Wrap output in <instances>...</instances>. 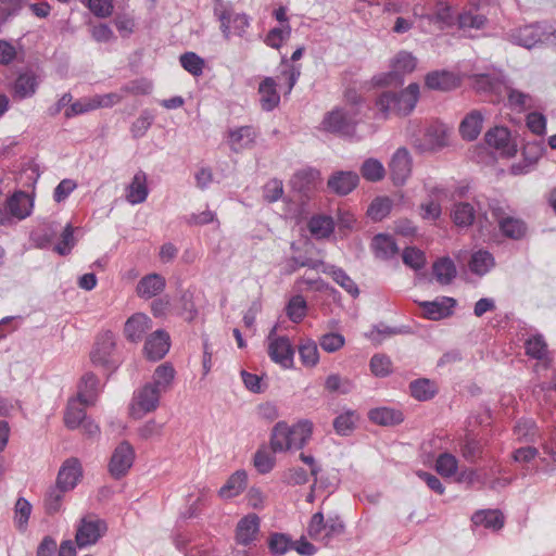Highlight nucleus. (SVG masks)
<instances>
[{
    "label": "nucleus",
    "mask_w": 556,
    "mask_h": 556,
    "mask_svg": "<svg viewBox=\"0 0 556 556\" xmlns=\"http://www.w3.org/2000/svg\"><path fill=\"white\" fill-rule=\"evenodd\" d=\"M419 98V85L410 84L400 92L384 91L376 99L378 114L387 119L391 115H408L416 106Z\"/></svg>",
    "instance_id": "f257e3e1"
},
{
    "label": "nucleus",
    "mask_w": 556,
    "mask_h": 556,
    "mask_svg": "<svg viewBox=\"0 0 556 556\" xmlns=\"http://www.w3.org/2000/svg\"><path fill=\"white\" fill-rule=\"evenodd\" d=\"M356 108H334L326 113L320 124L321 129L341 136H353L357 126Z\"/></svg>",
    "instance_id": "f03ea898"
},
{
    "label": "nucleus",
    "mask_w": 556,
    "mask_h": 556,
    "mask_svg": "<svg viewBox=\"0 0 556 556\" xmlns=\"http://www.w3.org/2000/svg\"><path fill=\"white\" fill-rule=\"evenodd\" d=\"M450 129L441 123L430 124L422 137L412 136V146L420 153L435 152L448 143Z\"/></svg>",
    "instance_id": "7ed1b4c3"
},
{
    "label": "nucleus",
    "mask_w": 556,
    "mask_h": 556,
    "mask_svg": "<svg viewBox=\"0 0 556 556\" xmlns=\"http://www.w3.org/2000/svg\"><path fill=\"white\" fill-rule=\"evenodd\" d=\"M162 393L156 391L148 382L134 392L129 404V415L134 419H141L147 414L157 409Z\"/></svg>",
    "instance_id": "20e7f679"
},
{
    "label": "nucleus",
    "mask_w": 556,
    "mask_h": 556,
    "mask_svg": "<svg viewBox=\"0 0 556 556\" xmlns=\"http://www.w3.org/2000/svg\"><path fill=\"white\" fill-rule=\"evenodd\" d=\"M344 531V525L338 516L325 520L323 513H315L308 523L307 533L315 540L327 545L333 536Z\"/></svg>",
    "instance_id": "39448f33"
},
{
    "label": "nucleus",
    "mask_w": 556,
    "mask_h": 556,
    "mask_svg": "<svg viewBox=\"0 0 556 556\" xmlns=\"http://www.w3.org/2000/svg\"><path fill=\"white\" fill-rule=\"evenodd\" d=\"M115 352V336L111 331H105L98 336L94 346L90 353V358L93 365L112 370L117 366Z\"/></svg>",
    "instance_id": "423d86ee"
},
{
    "label": "nucleus",
    "mask_w": 556,
    "mask_h": 556,
    "mask_svg": "<svg viewBox=\"0 0 556 556\" xmlns=\"http://www.w3.org/2000/svg\"><path fill=\"white\" fill-rule=\"evenodd\" d=\"M122 99L123 96L116 92L80 98L65 109L64 116L66 118H72L74 116L86 114L100 108H111L119 103Z\"/></svg>",
    "instance_id": "0eeeda50"
},
{
    "label": "nucleus",
    "mask_w": 556,
    "mask_h": 556,
    "mask_svg": "<svg viewBox=\"0 0 556 556\" xmlns=\"http://www.w3.org/2000/svg\"><path fill=\"white\" fill-rule=\"evenodd\" d=\"M136 457L132 445L127 442H121L113 451L109 462V472L114 479L125 477L134 465Z\"/></svg>",
    "instance_id": "6e6552de"
},
{
    "label": "nucleus",
    "mask_w": 556,
    "mask_h": 556,
    "mask_svg": "<svg viewBox=\"0 0 556 556\" xmlns=\"http://www.w3.org/2000/svg\"><path fill=\"white\" fill-rule=\"evenodd\" d=\"M267 341L270 359L283 368H291L294 350L289 338L277 336L276 327H274L267 337Z\"/></svg>",
    "instance_id": "1a4fd4ad"
},
{
    "label": "nucleus",
    "mask_w": 556,
    "mask_h": 556,
    "mask_svg": "<svg viewBox=\"0 0 556 556\" xmlns=\"http://www.w3.org/2000/svg\"><path fill=\"white\" fill-rule=\"evenodd\" d=\"M108 527L104 520L96 516H87L80 520L77 528L75 541L79 547L96 544L106 532Z\"/></svg>",
    "instance_id": "9d476101"
},
{
    "label": "nucleus",
    "mask_w": 556,
    "mask_h": 556,
    "mask_svg": "<svg viewBox=\"0 0 556 556\" xmlns=\"http://www.w3.org/2000/svg\"><path fill=\"white\" fill-rule=\"evenodd\" d=\"M413 159L409 151L402 147L399 148L389 162V172L392 182L395 186H403L406 184L412 175Z\"/></svg>",
    "instance_id": "9b49d317"
},
{
    "label": "nucleus",
    "mask_w": 556,
    "mask_h": 556,
    "mask_svg": "<svg viewBox=\"0 0 556 556\" xmlns=\"http://www.w3.org/2000/svg\"><path fill=\"white\" fill-rule=\"evenodd\" d=\"M491 212L504 236L511 239H520L525 236L527 227L522 220L508 215L500 205L492 206Z\"/></svg>",
    "instance_id": "f8f14e48"
},
{
    "label": "nucleus",
    "mask_w": 556,
    "mask_h": 556,
    "mask_svg": "<svg viewBox=\"0 0 556 556\" xmlns=\"http://www.w3.org/2000/svg\"><path fill=\"white\" fill-rule=\"evenodd\" d=\"M39 76L33 71H25L16 77L12 85V96L16 100L31 98L39 87Z\"/></svg>",
    "instance_id": "ddd939ff"
},
{
    "label": "nucleus",
    "mask_w": 556,
    "mask_h": 556,
    "mask_svg": "<svg viewBox=\"0 0 556 556\" xmlns=\"http://www.w3.org/2000/svg\"><path fill=\"white\" fill-rule=\"evenodd\" d=\"M151 328V318L143 313H136L126 320L124 336L129 342L138 343Z\"/></svg>",
    "instance_id": "4468645a"
},
{
    "label": "nucleus",
    "mask_w": 556,
    "mask_h": 556,
    "mask_svg": "<svg viewBox=\"0 0 556 556\" xmlns=\"http://www.w3.org/2000/svg\"><path fill=\"white\" fill-rule=\"evenodd\" d=\"M257 131L252 126H241L229 129L227 142L231 151L238 153L254 146Z\"/></svg>",
    "instance_id": "2eb2a0df"
},
{
    "label": "nucleus",
    "mask_w": 556,
    "mask_h": 556,
    "mask_svg": "<svg viewBox=\"0 0 556 556\" xmlns=\"http://www.w3.org/2000/svg\"><path fill=\"white\" fill-rule=\"evenodd\" d=\"M545 36L546 31L540 24H532L520 27L511 31V34L509 35L510 40L514 43L525 47L527 49H531L538 42H541Z\"/></svg>",
    "instance_id": "dca6fc26"
},
{
    "label": "nucleus",
    "mask_w": 556,
    "mask_h": 556,
    "mask_svg": "<svg viewBox=\"0 0 556 556\" xmlns=\"http://www.w3.org/2000/svg\"><path fill=\"white\" fill-rule=\"evenodd\" d=\"M219 21L225 38H229L231 35L242 36L249 27L248 16L233 11H224L219 15Z\"/></svg>",
    "instance_id": "f3484780"
},
{
    "label": "nucleus",
    "mask_w": 556,
    "mask_h": 556,
    "mask_svg": "<svg viewBox=\"0 0 556 556\" xmlns=\"http://www.w3.org/2000/svg\"><path fill=\"white\" fill-rule=\"evenodd\" d=\"M83 476L81 465L76 458H70L64 462L59 470L56 486L63 491L74 489Z\"/></svg>",
    "instance_id": "a211bd4d"
},
{
    "label": "nucleus",
    "mask_w": 556,
    "mask_h": 556,
    "mask_svg": "<svg viewBox=\"0 0 556 556\" xmlns=\"http://www.w3.org/2000/svg\"><path fill=\"white\" fill-rule=\"evenodd\" d=\"M169 346V334L164 330H156L147 338L144 353L149 359L159 361L166 355Z\"/></svg>",
    "instance_id": "6ab92c4d"
},
{
    "label": "nucleus",
    "mask_w": 556,
    "mask_h": 556,
    "mask_svg": "<svg viewBox=\"0 0 556 556\" xmlns=\"http://www.w3.org/2000/svg\"><path fill=\"white\" fill-rule=\"evenodd\" d=\"M485 142L489 147L500 151L501 154L513 156L516 147L510 141V134L505 127H494L485 134Z\"/></svg>",
    "instance_id": "aec40b11"
},
{
    "label": "nucleus",
    "mask_w": 556,
    "mask_h": 556,
    "mask_svg": "<svg viewBox=\"0 0 556 556\" xmlns=\"http://www.w3.org/2000/svg\"><path fill=\"white\" fill-rule=\"evenodd\" d=\"M358 181L359 177L356 173L340 170L329 177L327 186L332 192L346 195L357 187Z\"/></svg>",
    "instance_id": "412c9836"
},
{
    "label": "nucleus",
    "mask_w": 556,
    "mask_h": 556,
    "mask_svg": "<svg viewBox=\"0 0 556 556\" xmlns=\"http://www.w3.org/2000/svg\"><path fill=\"white\" fill-rule=\"evenodd\" d=\"M260 103L263 111L270 112L279 105L280 96L274 78H264L258 86Z\"/></svg>",
    "instance_id": "4be33fe9"
},
{
    "label": "nucleus",
    "mask_w": 556,
    "mask_h": 556,
    "mask_svg": "<svg viewBox=\"0 0 556 556\" xmlns=\"http://www.w3.org/2000/svg\"><path fill=\"white\" fill-rule=\"evenodd\" d=\"M456 301L453 298L443 296L431 302H422L424 315L428 319L439 320L447 317L452 313Z\"/></svg>",
    "instance_id": "5701e85b"
},
{
    "label": "nucleus",
    "mask_w": 556,
    "mask_h": 556,
    "mask_svg": "<svg viewBox=\"0 0 556 556\" xmlns=\"http://www.w3.org/2000/svg\"><path fill=\"white\" fill-rule=\"evenodd\" d=\"M147 180V174L142 170H138L134 175L131 182L126 188V200L130 204H140L147 200L149 194Z\"/></svg>",
    "instance_id": "b1692460"
},
{
    "label": "nucleus",
    "mask_w": 556,
    "mask_h": 556,
    "mask_svg": "<svg viewBox=\"0 0 556 556\" xmlns=\"http://www.w3.org/2000/svg\"><path fill=\"white\" fill-rule=\"evenodd\" d=\"M165 286L164 277L159 274H149L139 280L136 292L141 299H151L161 293Z\"/></svg>",
    "instance_id": "393cba45"
},
{
    "label": "nucleus",
    "mask_w": 556,
    "mask_h": 556,
    "mask_svg": "<svg viewBox=\"0 0 556 556\" xmlns=\"http://www.w3.org/2000/svg\"><path fill=\"white\" fill-rule=\"evenodd\" d=\"M33 201L27 193L18 191L13 193L7 201V211L17 219H24L30 215Z\"/></svg>",
    "instance_id": "a878e982"
},
{
    "label": "nucleus",
    "mask_w": 556,
    "mask_h": 556,
    "mask_svg": "<svg viewBox=\"0 0 556 556\" xmlns=\"http://www.w3.org/2000/svg\"><path fill=\"white\" fill-rule=\"evenodd\" d=\"M472 85L480 92H490L501 97L503 88H505V79L500 75L477 74L472 76Z\"/></svg>",
    "instance_id": "bb28decb"
},
{
    "label": "nucleus",
    "mask_w": 556,
    "mask_h": 556,
    "mask_svg": "<svg viewBox=\"0 0 556 556\" xmlns=\"http://www.w3.org/2000/svg\"><path fill=\"white\" fill-rule=\"evenodd\" d=\"M176 371L172 364L164 363L159 365L152 376V380L148 382L152 384V387L159 391L160 393H165L170 390Z\"/></svg>",
    "instance_id": "cd10ccee"
},
{
    "label": "nucleus",
    "mask_w": 556,
    "mask_h": 556,
    "mask_svg": "<svg viewBox=\"0 0 556 556\" xmlns=\"http://www.w3.org/2000/svg\"><path fill=\"white\" fill-rule=\"evenodd\" d=\"M416 67V59L412 53L406 51L399 52L393 62V71L388 75L386 84H392L393 80H400V76L405 73H410Z\"/></svg>",
    "instance_id": "c85d7f7f"
},
{
    "label": "nucleus",
    "mask_w": 556,
    "mask_h": 556,
    "mask_svg": "<svg viewBox=\"0 0 556 556\" xmlns=\"http://www.w3.org/2000/svg\"><path fill=\"white\" fill-rule=\"evenodd\" d=\"M248 476L244 470H237L219 489L218 495L223 500H229L238 496L247 486Z\"/></svg>",
    "instance_id": "c756f323"
},
{
    "label": "nucleus",
    "mask_w": 556,
    "mask_h": 556,
    "mask_svg": "<svg viewBox=\"0 0 556 556\" xmlns=\"http://www.w3.org/2000/svg\"><path fill=\"white\" fill-rule=\"evenodd\" d=\"M89 405L85 404L81 400L73 397L68 401L65 413L64 424L68 429H76L86 418V408Z\"/></svg>",
    "instance_id": "7c9ffc66"
},
{
    "label": "nucleus",
    "mask_w": 556,
    "mask_h": 556,
    "mask_svg": "<svg viewBox=\"0 0 556 556\" xmlns=\"http://www.w3.org/2000/svg\"><path fill=\"white\" fill-rule=\"evenodd\" d=\"M483 115L480 111H471L462 121L459 132L462 137L468 141L477 139L482 129Z\"/></svg>",
    "instance_id": "2f4dec72"
},
{
    "label": "nucleus",
    "mask_w": 556,
    "mask_h": 556,
    "mask_svg": "<svg viewBox=\"0 0 556 556\" xmlns=\"http://www.w3.org/2000/svg\"><path fill=\"white\" fill-rule=\"evenodd\" d=\"M308 230L316 239L329 238L334 230V220L331 216L318 214L308 220Z\"/></svg>",
    "instance_id": "473e14b6"
},
{
    "label": "nucleus",
    "mask_w": 556,
    "mask_h": 556,
    "mask_svg": "<svg viewBox=\"0 0 556 556\" xmlns=\"http://www.w3.org/2000/svg\"><path fill=\"white\" fill-rule=\"evenodd\" d=\"M260 527V519L256 515H249L242 518L237 526V541L248 545L254 541Z\"/></svg>",
    "instance_id": "72a5a7b5"
},
{
    "label": "nucleus",
    "mask_w": 556,
    "mask_h": 556,
    "mask_svg": "<svg viewBox=\"0 0 556 556\" xmlns=\"http://www.w3.org/2000/svg\"><path fill=\"white\" fill-rule=\"evenodd\" d=\"M99 394V380L92 374H86L78 387L75 397L81 400L87 405H94Z\"/></svg>",
    "instance_id": "f704fd0d"
},
{
    "label": "nucleus",
    "mask_w": 556,
    "mask_h": 556,
    "mask_svg": "<svg viewBox=\"0 0 556 556\" xmlns=\"http://www.w3.org/2000/svg\"><path fill=\"white\" fill-rule=\"evenodd\" d=\"M290 427L287 422L280 421L273 429L270 447L274 453L291 450Z\"/></svg>",
    "instance_id": "c9c22d12"
},
{
    "label": "nucleus",
    "mask_w": 556,
    "mask_h": 556,
    "mask_svg": "<svg viewBox=\"0 0 556 556\" xmlns=\"http://www.w3.org/2000/svg\"><path fill=\"white\" fill-rule=\"evenodd\" d=\"M291 450H300L307 444L313 433V424L309 420H300L290 427Z\"/></svg>",
    "instance_id": "e433bc0d"
},
{
    "label": "nucleus",
    "mask_w": 556,
    "mask_h": 556,
    "mask_svg": "<svg viewBox=\"0 0 556 556\" xmlns=\"http://www.w3.org/2000/svg\"><path fill=\"white\" fill-rule=\"evenodd\" d=\"M369 419L380 426H394L403 421V414L400 410L379 407L374 408L368 413Z\"/></svg>",
    "instance_id": "4c0bfd02"
},
{
    "label": "nucleus",
    "mask_w": 556,
    "mask_h": 556,
    "mask_svg": "<svg viewBox=\"0 0 556 556\" xmlns=\"http://www.w3.org/2000/svg\"><path fill=\"white\" fill-rule=\"evenodd\" d=\"M323 271L331 276V278L353 298L358 295L359 290L356 283L342 268L328 265L323 268Z\"/></svg>",
    "instance_id": "58836bf2"
},
{
    "label": "nucleus",
    "mask_w": 556,
    "mask_h": 556,
    "mask_svg": "<svg viewBox=\"0 0 556 556\" xmlns=\"http://www.w3.org/2000/svg\"><path fill=\"white\" fill-rule=\"evenodd\" d=\"M372 249L376 256L381 258H390L394 256L399 248L391 236L379 233L372 239Z\"/></svg>",
    "instance_id": "ea45409f"
},
{
    "label": "nucleus",
    "mask_w": 556,
    "mask_h": 556,
    "mask_svg": "<svg viewBox=\"0 0 556 556\" xmlns=\"http://www.w3.org/2000/svg\"><path fill=\"white\" fill-rule=\"evenodd\" d=\"M471 520L476 526H483L492 530H498L504 526V516L500 510L478 511Z\"/></svg>",
    "instance_id": "a19ab883"
},
{
    "label": "nucleus",
    "mask_w": 556,
    "mask_h": 556,
    "mask_svg": "<svg viewBox=\"0 0 556 556\" xmlns=\"http://www.w3.org/2000/svg\"><path fill=\"white\" fill-rule=\"evenodd\" d=\"M503 94L507 96L509 105L518 111H526L532 108V97L529 93L513 88L506 81Z\"/></svg>",
    "instance_id": "79ce46f5"
},
{
    "label": "nucleus",
    "mask_w": 556,
    "mask_h": 556,
    "mask_svg": "<svg viewBox=\"0 0 556 556\" xmlns=\"http://www.w3.org/2000/svg\"><path fill=\"white\" fill-rule=\"evenodd\" d=\"M494 266V257L492 254L484 250H479L471 255L469 268L477 275L486 274Z\"/></svg>",
    "instance_id": "37998d69"
},
{
    "label": "nucleus",
    "mask_w": 556,
    "mask_h": 556,
    "mask_svg": "<svg viewBox=\"0 0 556 556\" xmlns=\"http://www.w3.org/2000/svg\"><path fill=\"white\" fill-rule=\"evenodd\" d=\"M426 85L430 89L448 90L456 86V78L447 72H433L427 75Z\"/></svg>",
    "instance_id": "c03bdc74"
},
{
    "label": "nucleus",
    "mask_w": 556,
    "mask_h": 556,
    "mask_svg": "<svg viewBox=\"0 0 556 556\" xmlns=\"http://www.w3.org/2000/svg\"><path fill=\"white\" fill-rule=\"evenodd\" d=\"M412 395L418 401H428L437 393L435 383L429 379H417L409 384Z\"/></svg>",
    "instance_id": "a18cd8bd"
},
{
    "label": "nucleus",
    "mask_w": 556,
    "mask_h": 556,
    "mask_svg": "<svg viewBox=\"0 0 556 556\" xmlns=\"http://www.w3.org/2000/svg\"><path fill=\"white\" fill-rule=\"evenodd\" d=\"M433 275L441 285H448L456 276L454 263L448 257L440 258L433 264Z\"/></svg>",
    "instance_id": "49530a36"
},
{
    "label": "nucleus",
    "mask_w": 556,
    "mask_h": 556,
    "mask_svg": "<svg viewBox=\"0 0 556 556\" xmlns=\"http://www.w3.org/2000/svg\"><path fill=\"white\" fill-rule=\"evenodd\" d=\"M361 174L367 181H380L386 176V168L383 164L374 157H369L361 166Z\"/></svg>",
    "instance_id": "de8ad7c7"
},
{
    "label": "nucleus",
    "mask_w": 556,
    "mask_h": 556,
    "mask_svg": "<svg viewBox=\"0 0 556 556\" xmlns=\"http://www.w3.org/2000/svg\"><path fill=\"white\" fill-rule=\"evenodd\" d=\"M452 217L457 226H470L475 220V208L470 203H456L452 212Z\"/></svg>",
    "instance_id": "09e8293b"
},
{
    "label": "nucleus",
    "mask_w": 556,
    "mask_h": 556,
    "mask_svg": "<svg viewBox=\"0 0 556 556\" xmlns=\"http://www.w3.org/2000/svg\"><path fill=\"white\" fill-rule=\"evenodd\" d=\"M31 509V504L26 498H17L14 506V523L18 530L24 531L27 528Z\"/></svg>",
    "instance_id": "8fccbe9b"
},
{
    "label": "nucleus",
    "mask_w": 556,
    "mask_h": 556,
    "mask_svg": "<svg viewBox=\"0 0 556 556\" xmlns=\"http://www.w3.org/2000/svg\"><path fill=\"white\" fill-rule=\"evenodd\" d=\"M301 362L306 367H314L319 361L317 344L313 340H305L299 346Z\"/></svg>",
    "instance_id": "3c124183"
},
{
    "label": "nucleus",
    "mask_w": 556,
    "mask_h": 556,
    "mask_svg": "<svg viewBox=\"0 0 556 556\" xmlns=\"http://www.w3.org/2000/svg\"><path fill=\"white\" fill-rule=\"evenodd\" d=\"M306 311L307 304L302 295L292 296L286 308L288 317L293 323H300L306 316Z\"/></svg>",
    "instance_id": "603ef678"
},
{
    "label": "nucleus",
    "mask_w": 556,
    "mask_h": 556,
    "mask_svg": "<svg viewBox=\"0 0 556 556\" xmlns=\"http://www.w3.org/2000/svg\"><path fill=\"white\" fill-rule=\"evenodd\" d=\"M181 66L193 76H200L203 73L204 60L194 52H186L180 55Z\"/></svg>",
    "instance_id": "864d4df0"
},
{
    "label": "nucleus",
    "mask_w": 556,
    "mask_h": 556,
    "mask_svg": "<svg viewBox=\"0 0 556 556\" xmlns=\"http://www.w3.org/2000/svg\"><path fill=\"white\" fill-rule=\"evenodd\" d=\"M392 201L389 198H377L369 205L367 214L374 220H381L390 213Z\"/></svg>",
    "instance_id": "5fc2aeb1"
},
{
    "label": "nucleus",
    "mask_w": 556,
    "mask_h": 556,
    "mask_svg": "<svg viewBox=\"0 0 556 556\" xmlns=\"http://www.w3.org/2000/svg\"><path fill=\"white\" fill-rule=\"evenodd\" d=\"M486 24V17L479 13H473L471 11L463 12L458 15V26L459 28H475L481 29Z\"/></svg>",
    "instance_id": "6e6d98bb"
},
{
    "label": "nucleus",
    "mask_w": 556,
    "mask_h": 556,
    "mask_svg": "<svg viewBox=\"0 0 556 556\" xmlns=\"http://www.w3.org/2000/svg\"><path fill=\"white\" fill-rule=\"evenodd\" d=\"M526 353L533 358L543 359L547 354V344L543 337L533 336L529 338L526 342Z\"/></svg>",
    "instance_id": "4d7b16f0"
},
{
    "label": "nucleus",
    "mask_w": 556,
    "mask_h": 556,
    "mask_svg": "<svg viewBox=\"0 0 556 556\" xmlns=\"http://www.w3.org/2000/svg\"><path fill=\"white\" fill-rule=\"evenodd\" d=\"M291 27L289 24L283 27H275L268 31L265 38V42L267 46L279 49L283 41L287 40L290 36Z\"/></svg>",
    "instance_id": "13d9d810"
},
{
    "label": "nucleus",
    "mask_w": 556,
    "mask_h": 556,
    "mask_svg": "<svg viewBox=\"0 0 556 556\" xmlns=\"http://www.w3.org/2000/svg\"><path fill=\"white\" fill-rule=\"evenodd\" d=\"M437 471L443 477H452L457 470V459L448 453L440 455L435 463Z\"/></svg>",
    "instance_id": "bf43d9fd"
},
{
    "label": "nucleus",
    "mask_w": 556,
    "mask_h": 556,
    "mask_svg": "<svg viewBox=\"0 0 556 556\" xmlns=\"http://www.w3.org/2000/svg\"><path fill=\"white\" fill-rule=\"evenodd\" d=\"M65 492L66 491H63L59 486L49 490L45 498V508L49 515H53L61 509Z\"/></svg>",
    "instance_id": "052dcab7"
},
{
    "label": "nucleus",
    "mask_w": 556,
    "mask_h": 556,
    "mask_svg": "<svg viewBox=\"0 0 556 556\" xmlns=\"http://www.w3.org/2000/svg\"><path fill=\"white\" fill-rule=\"evenodd\" d=\"M274 452L258 450L254 456V466L260 473H268L275 465Z\"/></svg>",
    "instance_id": "680f3d73"
},
{
    "label": "nucleus",
    "mask_w": 556,
    "mask_h": 556,
    "mask_svg": "<svg viewBox=\"0 0 556 556\" xmlns=\"http://www.w3.org/2000/svg\"><path fill=\"white\" fill-rule=\"evenodd\" d=\"M75 245L74 228L67 224L61 235V240L55 244L54 251L60 255H67Z\"/></svg>",
    "instance_id": "e2e57ef3"
},
{
    "label": "nucleus",
    "mask_w": 556,
    "mask_h": 556,
    "mask_svg": "<svg viewBox=\"0 0 556 556\" xmlns=\"http://www.w3.org/2000/svg\"><path fill=\"white\" fill-rule=\"evenodd\" d=\"M163 424H159L154 419H149L138 428L137 433L141 440H150L160 438L163 434Z\"/></svg>",
    "instance_id": "0e129e2a"
},
{
    "label": "nucleus",
    "mask_w": 556,
    "mask_h": 556,
    "mask_svg": "<svg viewBox=\"0 0 556 556\" xmlns=\"http://www.w3.org/2000/svg\"><path fill=\"white\" fill-rule=\"evenodd\" d=\"M391 361L388 356L376 354L370 359L371 372L377 377H386L391 372Z\"/></svg>",
    "instance_id": "69168bd1"
},
{
    "label": "nucleus",
    "mask_w": 556,
    "mask_h": 556,
    "mask_svg": "<svg viewBox=\"0 0 556 556\" xmlns=\"http://www.w3.org/2000/svg\"><path fill=\"white\" fill-rule=\"evenodd\" d=\"M405 265L413 269H419L426 264V257L424 252L416 248H406L402 255Z\"/></svg>",
    "instance_id": "338daca9"
},
{
    "label": "nucleus",
    "mask_w": 556,
    "mask_h": 556,
    "mask_svg": "<svg viewBox=\"0 0 556 556\" xmlns=\"http://www.w3.org/2000/svg\"><path fill=\"white\" fill-rule=\"evenodd\" d=\"M344 337L334 332L326 333L319 340L321 349L328 353L340 350L344 345Z\"/></svg>",
    "instance_id": "774afa93"
}]
</instances>
